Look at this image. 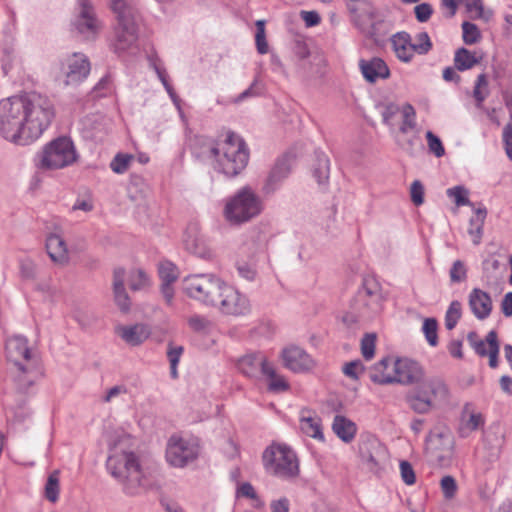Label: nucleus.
Here are the masks:
<instances>
[{"instance_id":"nucleus-23","label":"nucleus","mask_w":512,"mask_h":512,"mask_svg":"<svg viewBox=\"0 0 512 512\" xmlns=\"http://www.w3.org/2000/svg\"><path fill=\"white\" fill-rule=\"evenodd\" d=\"M18 373L15 376V382L17 390L21 393H27L30 387H32L35 381L40 376V370L36 362L23 364L20 361H16Z\"/></svg>"},{"instance_id":"nucleus-33","label":"nucleus","mask_w":512,"mask_h":512,"mask_svg":"<svg viewBox=\"0 0 512 512\" xmlns=\"http://www.w3.org/2000/svg\"><path fill=\"white\" fill-rule=\"evenodd\" d=\"M486 216V208H478L475 210V215L469 221L468 234L471 236L474 245L481 243Z\"/></svg>"},{"instance_id":"nucleus-10","label":"nucleus","mask_w":512,"mask_h":512,"mask_svg":"<svg viewBox=\"0 0 512 512\" xmlns=\"http://www.w3.org/2000/svg\"><path fill=\"white\" fill-rule=\"evenodd\" d=\"M42 169H61L77 159L74 144L68 137H59L48 143L39 155Z\"/></svg>"},{"instance_id":"nucleus-1","label":"nucleus","mask_w":512,"mask_h":512,"mask_svg":"<svg viewBox=\"0 0 512 512\" xmlns=\"http://www.w3.org/2000/svg\"><path fill=\"white\" fill-rule=\"evenodd\" d=\"M55 107L38 92L14 95L0 101V134L7 141L28 145L51 125Z\"/></svg>"},{"instance_id":"nucleus-57","label":"nucleus","mask_w":512,"mask_h":512,"mask_svg":"<svg viewBox=\"0 0 512 512\" xmlns=\"http://www.w3.org/2000/svg\"><path fill=\"white\" fill-rule=\"evenodd\" d=\"M159 275L162 283H173L177 279L176 267L170 263H163L159 267Z\"/></svg>"},{"instance_id":"nucleus-5","label":"nucleus","mask_w":512,"mask_h":512,"mask_svg":"<svg viewBox=\"0 0 512 512\" xmlns=\"http://www.w3.org/2000/svg\"><path fill=\"white\" fill-rule=\"evenodd\" d=\"M449 390L445 382L438 378L421 380L405 395L409 408L417 414H428L437 403L447 400Z\"/></svg>"},{"instance_id":"nucleus-61","label":"nucleus","mask_w":512,"mask_h":512,"mask_svg":"<svg viewBox=\"0 0 512 512\" xmlns=\"http://www.w3.org/2000/svg\"><path fill=\"white\" fill-rule=\"evenodd\" d=\"M188 324L196 332H206L211 327V322L206 317L199 315L189 318Z\"/></svg>"},{"instance_id":"nucleus-32","label":"nucleus","mask_w":512,"mask_h":512,"mask_svg":"<svg viewBox=\"0 0 512 512\" xmlns=\"http://www.w3.org/2000/svg\"><path fill=\"white\" fill-rule=\"evenodd\" d=\"M393 369V359L385 357L379 362L375 363L369 371L370 380L379 385L393 384L394 382H386L387 378H393V373H388V368Z\"/></svg>"},{"instance_id":"nucleus-7","label":"nucleus","mask_w":512,"mask_h":512,"mask_svg":"<svg viewBox=\"0 0 512 512\" xmlns=\"http://www.w3.org/2000/svg\"><path fill=\"white\" fill-rule=\"evenodd\" d=\"M265 471L273 476L289 479L299 474V463L295 452L284 444H271L262 454Z\"/></svg>"},{"instance_id":"nucleus-53","label":"nucleus","mask_w":512,"mask_h":512,"mask_svg":"<svg viewBox=\"0 0 512 512\" xmlns=\"http://www.w3.org/2000/svg\"><path fill=\"white\" fill-rule=\"evenodd\" d=\"M375 334H365L361 340V352L366 360H370L375 353Z\"/></svg>"},{"instance_id":"nucleus-31","label":"nucleus","mask_w":512,"mask_h":512,"mask_svg":"<svg viewBox=\"0 0 512 512\" xmlns=\"http://www.w3.org/2000/svg\"><path fill=\"white\" fill-rule=\"evenodd\" d=\"M334 433L345 443L351 442L357 431L356 424L342 415H336L332 424Z\"/></svg>"},{"instance_id":"nucleus-59","label":"nucleus","mask_w":512,"mask_h":512,"mask_svg":"<svg viewBox=\"0 0 512 512\" xmlns=\"http://www.w3.org/2000/svg\"><path fill=\"white\" fill-rule=\"evenodd\" d=\"M467 272L464 263L456 260L450 269V279L454 283L462 282L466 279Z\"/></svg>"},{"instance_id":"nucleus-3","label":"nucleus","mask_w":512,"mask_h":512,"mask_svg":"<svg viewBox=\"0 0 512 512\" xmlns=\"http://www.w3.org/2000/svg\"><path fill=\"white\" fill-rule=\"evenodd\" d=\"M207 146L205 152L214 154V169L228 178L239 175L249 161V149L242 137L229 131L222 142L212 139H200Z\"/></svg>"},{"instance_id":"nucleus-51","label":"nucleus","mask_w":512,"mask_h":512,"mask_svg":"<svg viewBox=\"0 0 512 512\" xmlns=\"http://www.w3.org/2000/svg\"><path fill=\"white\" fill-rule=\"evenodd\" d=\"M132 156L128 154L118 153L110 163V168L117 174H122L127 171Z\"/></svg>"},{"instance_id":"nucleus-42","label":"nucleus","mask_w":512,"mask_h":512,"mask_svg":"<svg viewBox=\"0 0 512 512\" xmlns=\"http://www.w3.org/2000/svg\"><path fill=\"white\" fill-rule=\"evenodd\" d=\"M461 318V303L457 300L452 301L445 314V327L452 330Z\"/></svg>"},{"instance_id":"nucleus-11","label":"nucleus","mask_w":512,"mask_h":512,"mask_svg":"<svg viewBox=\"0 0 512 512\" xmlns=\"http://www.w3.org/2000/svg\"><path fill=\"white\" fill-rule=\"evenodd\" d=\"M199 455L198 444L178 437L171 436L166 447V460L176 468H183L195 461Z\"/></svg>"},{"instance_id":"nucleus-46","label":"nucleus","mask_w":512,"mask_h":512,"mask_svg":"<svg viewBox=\"0 0 512 512\" xmlns=\"http://www.w3.org/2000/svg\"><path fill=\"white\" fill-rule=\"evenodd\" d=\"M425 136L427 139L429 152L435 155L437 158L442 157L445 154V148L441 139L432 131H427Z\"/></svg>"},{"instance_id":"nucleus-36","label":"nucleus","mask_w":512,"mask_h":512,"mask_svg":"<svg viewBox=\"0 0 512 512\" xmlns=\"http://www.w3.org/2000/svg\"><path fill=\"white\" fill-rule=\"evenodd\" d=\"M330 161L328 157L319 153L316 155V163L313 165L312 173L319 185L326 184L329 178Z\"/></svg>"},{"instance_id":"nucleus-34","label":"nucleus","mask_w":512,"mask_h":512,"mask_svg":"<svg viewBox=\"0 0 512 512\" xmlns=\"http://www.w3.org/2000/svg\"><path fill=\"white\" fill-rule=\"evenodd\" d=\"M481 58H477L470 50L461 47L455 51L454 65L458 71H466L473 68L480 62Z\"/></svg>"},{"instance_id":"nucleus-16","label":"nucleus","mask_w":512,"mask_h":512,"mask_svg":"<svg viewBox=\"0 0 512 512\" xmlns=\"http://www.w3.org/2000/svg\"><path fill=\"white\" fill-rule=\"evenodd\" d=\"M65 66V85L79 84L87 78L91 69L88 57L82 53H73L67 58Z\"/></svg>"},{"instance_id":"nucleus-26","label":"nucleus","mask_w":512,"mask_h":512,"mask_svg":"<svg viewBox=\"0 0 512 512\" xmlns=\"http://www.w3.org/2000/svg\"><path fill=\"white\" fill-rule=\"evenodd\" d=\"M6 351L8 358L14 362L20 361L22 358L27 363L35 362L31 357V351L28 347V340L20 335L9 338L6 342Z\"/></svg>"},{"instance_id":"nucleus-56","label":"nucleus","mask_w":512,"mask_h":512,"mask_svg":"<svg viewBox=\"0 0 512 512\" xmlns=\"http://www.w3.org/2000/svg\"><path fill=\"white\" fill-rule=\"evenodd\" d=\"M387 24L384 21H376L371 24L368 29L367 35L375 43H380L384 40L387 35L386 31H381L382 27L386 28Z\"/></svg>"},{"instance_id":"nucleus-43","label":"nucleus","mask_w":512,"mask_h":512,"mask_svg":"<svg viewBox=\"0 0 512 512\" xmlns=\"http://www.w3.org/2000/svg\"><path fill=\"white\" fill-rule=\"evenodd\" d=\"M59 496V478L58 472H53L48 476L46 485H45V497L50 502H56Z\"/></svg>"},{"instance_id":"nucleus-30","label":"nucleus","mask_w":512,"mask_h":512,"mask_svg":"<svg viewBox=\"0 0 512 512\" xmlns=\"http://www.w3.org/2000/svg\"><path fill=\"white\" fill-rule=\"evenodd\" d=\"M430 447L451 452L453 449V437L447 427H437L427 436Z\"/></svg>"},{"instance_id":"nucleus-12","label":"nucleus","mask_w":512,"mask_h":512,"mask_svg":"<svg viewBox=\"0 0 512 512\" xmlns=\"http://www.w3.org/2000/svg\"><path fill=\"white\" fill-rule=\"evenodd\" d=\"M216 307L221 313L235 317L246 316L252 310L249 298L225 282Z\"/></svg>"},{"instance_id":"nucleus-60","label":"nucleus","mask_w":512,"mask_h":512,"mask_svg":"<svg viewBox=\"0 0 512 512\" xmlns=\"http://www.w3.org/2000/svg\"><path fill=\"white\" fill-rule=\"evenodd\" d=\"M20 271L22 277L25 279L33 280L36 278V264L29 258H24L20 261Z\"/></svg>"},{"instance_id":"nucleus-29","label":"nucleus","mask_w":512,"mask_h":512,"mask_svg":"<svg viewBox=\"0 0 512 512\" xmlns=\"http://www.w3.org/2000/svg\"><path fill=\"white\" fill-rule=\"evenodd\" d=\"M484 425V417L481 413H476L471 410L470 404H465L462 411V419L459 427V434L461 437H467L470 432L476 431Z\"/></svg>"},{"instance_id":"nucleus-8","label":"nucleus","mask_w":512,"mask_h":512,"mask_svg":"<svg viewBox=\"0 0 512 512\" xmlns=\"http://www.w3.org/2000/svg\"><path fill=\"white\" fill-rule=\"evenodd\" d=\"M223 284L214 274L189 275L184 279V291L190 298L215 307Z\"/></svg>"},{"instance_id":"nucleus-62","label":"nucleus","mask_w":512,"mask_h":512,"mask_svg":"<svg viewBox=\"0 0 512 512\" xmlns=\"http://www.w3.org/2000/svg\"><path fill=\"white\" fill-rule=\"evenodd\" d=\"M400 473L406 485H413L416 482L414 469L408 461L403 460L400 462Z\"/></svg>"},{"instance_id":"nucleus-39","label":"nucleus","mask_w":512,"mask_h":512,"mask_svg":"<svg viewBox=\"0 0 512 512\" xmlns=\"http://www.w3.org/2000/svg\"><path fill=\"white\" fill-rule=\"evenodd\" d=\"M486 342L489 346V366L493 369L498 367V356L500 351V344L498 341L497 333L494 330H491L486 335Z\"/></svg>"},{"instance_id":"nucleus-27","label":"nucleus","mask_w":512,"mask_h":512,"mask_svg":"<svg viewBox=\"0 0 512 512\" xmlns=\"http://www.w3.org/2000/svg\"><path fill=\"white\" fill-rule=\"evenodd\" d=\"M391 43L397 58L403 62H410L416 53L411 43V36L407 32H398L391 37Z\"/></svg>"},{"instance_id":"nucleus-28","label":"nucleus","mask_w":512,"mask_h":512,"mask_svg":"<svg viewBox=\"0 0 512 512\" xmlns=\"http://www.w3.org/2000/svg\"><path fill=\"white\" fill-rule=\"evenodd\" d=\"M46 251L50 259L55 263L63 265L69 260L67 245L58 234L52 233L47 237Z\"/></svg>"},{"instance_id":"nucleus-50","label":"nucleus","mask_w":512,"mask_h":512,"mask_svg":"<svg viewBox=\"0 0 512 512\" xmlns=\"http://www.w3.org/2000/svg\"><path fill=\"white\" fill-rule=\"evenodd\" d=\"M237 495L256 501L255 508H262L264 506V502L258 497L254 487L249 482H244L238 487Z\"/></svg>"},{"instance_id":"nucleus-58","label":"nucleus","mask_w":512,"mask_h":512,"mask_svg":"<svg viewBox=\"0 0 512 512\" xmlns=\"http://www.w3.org/2000/svg\"><path fill=\"white\" fill-rule=\"evenodd\" d=\"M501 263L496 258H488L483 261V271L487 279H498L497 272L499 271Z\"/></svg>"},{"instance_id":"nucleus-44","label":"nucleus","mask_w":512,"mask_h":512,"mask_svg":"<svg viewBox=\"0 0 512 512\" xmlns=\"http://www.w3.org/2000/svg\"><path fill=\"white\" fill-rule=\"evenodd\" d=\"M462 31H463V41L465 44H468V45L475 44L481 38L480 31L474 23L464 21L462 23Z\"/></svg>"},{"instance_id":"nucleus-25","label":"nucleus","mask_w":512,"mask_h":512,"mask_svg":"<svg viewBox=\"0 0 512 512\" xmlns=\"http://www.w3.org/2000/svg\"><path fill=\"white\" fill-rule=\"evenodd\" d=\"M469 306L479 320L489 317L492 311V299L487 292L474 288L469 295Z\"/></svg>"},{"instance_id":"nucleus-6","label":"nucleus","mask_w":512,"mask_h":512,"mask_svg":"<svg viewBox=\"0 0 512 512\" xmlns=\"http://www.w3.org/2000/svg\"><path fill=\"white\" fill-rule=\"evenodd\" d=\"M263 202L249 186H244L226 203L224 216L232 224H242L263 211Z\"/></svg>"},{"instance_id":"nucleus-22","label":"nucleus","mask_w":512,"mask_h":512,"mask_svg":"<svg viewBox=\"0 0 512 512\" xmlns=\"http://www.w3.org/2000/svg\"><path fill=\"white\" fill-rule=\"evenodd\" d=\"M359 68L364 79L369 83H375L379 79H387L390 70L385 61L379 57L371 59H360Z\"/></svg>"},{"instance_id":"nucleus-15","label":"nucleus","mask_w":512,"mask_h":512,"mask_svg":"<svg viewBox=\"0 0 512 512\" xmlns=\"http://www.w3.org/2000/svg\"><path fill=\"white\" fill-rule=\"evenodd\" d=\"M361 461L373 473H379L387 460V450L376 438L363 440L359 445Z\"/></svg>"},{"instance_id":"nucleus-14","label":"nucleus","mask_w":512,"mask_h":512,"mask_svg":"<svg viewBox=\"0 0 512 512\" xmlns=\"http://www.w3.org/2000/svg\"><path fill=\"white\" fill-rule=\"evenodd\" d=\"M424 375V369L419 362L409 358H397L393 360V378H387L386 382L412 385L423 380Z\"/></svg>"},{"instance_id":"nucleus-40","label":"nucleus","mask_w":512,"mask_h":512,"mask_svg":"<svg viewBox=\"0 0 512 512\" xmlns=\"http://www.w3.org/2000/svg\"><path fill=\"white\" fill-rule=\"evenodd\" d=\"M422 332L430 346L436 347L438 345V322L435 318L424 319Z\"/></svg>"},{"instance_id":"nucleus-2","label":"nucleus","mask_w":512,"mask_h":512,"mask_svg":"<svg viewBox=\"0 0 512 512\" xmlns=\"http://www.w3.org/2000/svg\"><path fill=\"white\" fill-rule=\"evenodd\" d=\"M106 467L113 478L122 486L125 493H138L143 483V470L139 457L132 450L130 436L122 434L109 444Z\"/></svg>"},{"instance_id":"nucleus-55","label":"nucleus","mask_w":512,"mask_h":512,"mask_svg":"<svg viewBox=\"0 0 512 512\" xmlns=\"http://www.w3.org/2000/svg\"><path fill=\"white\" fill-rule=\"evenodd\" d=\"M433 11L432 5L426 2L420 3L414 7L415 18L419 23L427 22L431 18Z\"/></svg>"},{"instance_id":"nucleus-52","label":"nucleus","mask_w":512,"mask_h":512,"mask_svg":"<svg viewBox=\"0 0 512 512\" xmlns=\"http://www.w3.org/2000/svg\"><path fill=\"white\" fill-rule=\"evenodd\" d=\"M264 376L269 378L270 382L268 385V389L272 392L286 391L289 388V385L286 382V380L282 376L277 375L274 368L272 375H270L269 373H265Z\"/></svg>"},{"instance_id":"nucleus-21","label":"nucleus","mask_w":512,"mask_h":512,"mask_svg":"<svg viewBox=\"0 0 512 512\" xmlns=\"http://www.w3.org/2000/svg\"><path fill=\"white\" fill-rule=\"evenodd\" d=\"M126 270L123 267H116L113 270V297L117 307L123 313H128L131 308L130 297L125 288Z\"/></svg>"},{"instance_id":"nucleus-64","label":"nucleus","mask_w":512,"mask_h":512,"mask_svg":"<svg viewBox=\"0 0 512 512\" xmlns=\"http://www.w3.org/2000/svg\"><path fill=\"white\" fill-rule=\"evenodd\" d=\"M236 269L238 275L247 281H253L257 274L256 269L246 262H238L236 264Z\"/></svg>"},{"instance_id":"nucleus-63","label":"nucleus","mask_w":512,"mask_h":512,"mask_svg":"<svg viewBox=\"0 0 512 512\" xmlns=\"http://www.w3.org/2000/svg\"><path fill=\"white\" fill-rule=\"evenodd\" d=\"M410 196L412 202L416 206H420L424 203V186L419 180L413 181L410 188Z\"/></svg>"},{"instance_id":"nucleus-35","label":"nucleus","mask_w":512,"mask_h":512,"mask_svg":"<svg viewBox=\"0 0 512 512\" xmlns=\"http://www.w3.org/2000/svg\"><path fill=\"white\" fill-rule=\"evenodd\" d=\"M300 428L301 431L309 437L321 441L324 439L320 419L318 417H301Z\"/></svg>"},{"instance_id":"nucleus-20","label":"nucleus","mask_w":512,"mask_h":512,"mask_svg":"<svg viewBox=\"0 0 512 512\" xmlns=\"http://www.w3.org/2000/svg\"><path fill=\"white\" fill-rule=\"evenodd\" d=\"M282 360L284 366L293 372H305L313 366V360L310 355L298 346H290L283 349Z\"/></svg>"},{"instance_id":"nucleus-19","label":"nucleus","mask_w":512,"mask_h":512,"mask_svg":"<svg viewBox=\"0 0 512 512\" xmlns=\"http://www.w3.org/2000/svg\"><path fill=\"white\" fill-rule=\"evenodd\" d=\"M185 249L204 260H210L213 256L211 249L207 246L197 224H190L184 234Z\"/></svg>"},{"instance_id":"nucleus-54","label":"nucleus","mask_w":512,"mask_h":512,"mask_svg":"<svg viewBox=\"0 0 512 512\" xmlns=\"http://www.w3.org/2000/svg\"><path fill=\"white\" fill-rule=\"evenodd\" d=\"M200 139H210L206 136H195L191 143L192 153L197 158H214V154L205 152L207 150V146L201 143Z\"/></svg>"},{"instance_id":"nucleus-17","label":"nucleus","mask_w":512,"mask_h":512,"mask_svg":"<svg viewBox=\"0 0 512 512\" xmlns=\"http://www.w3.org/2000/svg\"><path fill=\"white\" fill-rule=\"evenodd\" d=\"M290 172L291 165L289 158L287 156L278 158L263 183V194L266 196L273 195L280 189L282 183L288 178Z\"/></svg>"},{"instance_id":"nucleus-9","label":"nucleus","mask_w":512,"mask_h":512,"mask_svg":"<svg viewBox=\"0 0 512 512\" xmlns=\"http://www.w3.org/2000/svg\"><path fill=\"white\" fill-rule=\"evenodd\" d=\"M71 32L82 40L92 41L97 38L102 23L90 0H77L70 21Z\"/></svg>"},{"instance_id":"nucleus-13","label":"nucleus","mask_w":512,"mask_h":512,"mask_svg":"<svg viewBox=\"0 0 512 512\" xmlns=\"http://www.w3.org/2000/svg\"><path fill=\"white\" fill-rule=\"evenodd\" d=\"M380 113L382 121L390 128H394V119L401 113L402 122L399 126V131L402 134H407L411 131H417L416 111L410 103H405L402 107L394 102L383 103L380 106Z\"/></svg>"},{"instance_id":"nucleus-48","label":"nucleus","mask_w":512,"mask_h":512,"mask_svg":"<svg viewBox=\"0 0 512 512\" xmlns=\"http://www.w3.org/2000/svg\"><path fill=\"white\" fill-rule=\"evenodd\" d=\"M447 195L454 199L457 206L470 205L471 202L468 198V191L463 186H454L447 190Z\"/></svg>"},{"instance_id":"nucleus-37","label":"nucleus","mask_w":512,"mask_h":512,"mask_svg":"<svg viewBox=\"0 0 512 512\" xmlns=\"http://www.w3.org/2000/svg\"><path fill=\"white\" fill-rule=\"evenodd\" d=\"M357 297L362 300L370 298L372 302L378 303L381 299L379 284L373 278L364 279L362 288L359 289Z\"/></svg>"},{"instance_id":"nucleus-45","label":"nucleus","mask_w":512,"mask_h":512,"mask_svg":"<svg viewBox=\"0 0 512 512\" xmlns=\"http://www.w3.org/2000/svg\"><path fill=\"white\" fill-rule=\"evenodd\" d=\"M440 487L445 499L451 500L456 496L458 485L453 476L445 475L442 477Z\"/></svg>"},{"instance_id":"nucleus-38","label":"nucleus","mask_w":512,"mask_h":512,"mask_svg":"<svg viewBox=\"0 0 512 512\" xmlns=\"http://www.w3.org/2000/svg\"><path fill=\"white\" fill-rule=\"evenodd\" d=\"M347 9L354 16L368 17L370 19L375 16V9L368 0H355V2H348Z\"/></svg>"},{"instance_id":"nucleus-41","label":"nucleus","mask_w":512,"mask_h":512,"mask_svg":"<svg viewBox=\"0 0 512 512\" xmlns=\"http://www.w3.org/2000/svg\"><path fill=\"white\" fill-rule=\"evenodd\" d=\"M128 282L131 290L140 291L149 285V278L142 269H134L129 273Z\"/></svg>"},{"instance_id":"nucleus-24","label":"nucleus","mask_w":512,"mask_h":512,"mask_svg":"<svg viewBox=\"0 0 512 512\" xmlns=\"http://www.w3.org/2000/svg\"><path fill=\"white\" fill-rule=\"evenodd\" d=\"M115 333L128 345L138 346L150 336V329L144 324L119 325Z\"/></svg>"},{"instance_id":"nucleus-4","label":"nucleus","mask_w":512,"mask_h":512,"mask_svg":"<svg viewBox=\"0 0 512 512\" xmlns=\"http://www.w3.org/2000/svg\"><path fill=\"white\" fill-rule=\"evenodd\" d=\"M109 6L115 20L111 48L121 55L136 44L141 16L135 0H109Z\"/></svg>"},{"instance_id":"nucleus-49","label":"nucleus","mask_w":512,"mask_h":512,"mask_svg":"<svg viewBox=\"0 0 512 512\" xmlns=\"http://www.w3.org/2000/svg\"><path fill=\"white\" fill-rule=\"evenodd\" d=\"M412 44L414 45L416 53L420 55L427 54L432 48L430 37L425 31L419 32L415 36V43Z\"/></svg>"},{"instance_id":"nucleus-47","label":"nucleus","mask_w":512,"mask_h":512,"mask_svg":"<svg viewBox=\"0 0 512 512\" xmlns=\"http://www.w3.org/2000/svg\"><path fill=\"white\" fill-rule=\"evenodd\" d=\"M255 41L257 51L260 54H266L268 52V43L265 37V22L264 20H258L256 22V34Z\"/></svg>"},{"instance_id":"nucleus-18","label":"nucleus","mask_w":512,"mask_h":512,"mask_svg":"<svg viewBox=\"0 0 512 512\" xmlns=\"http://www.w3.org/2000/svg\"><path fill=\"white\" fill-rule=\"evenodd\" d=\"M238 369L247 377L256 378L259 375L269 373L272 375L273 366L262 353H252L243 356L238 361Z\"/></svg>"}]
</instances>
